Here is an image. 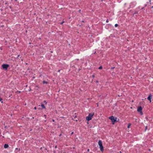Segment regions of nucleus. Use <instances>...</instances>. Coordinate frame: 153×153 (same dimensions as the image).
<instances>
[{
  "instance_id": "nucleus-1",
  "label": "nucleus",
  "mask_w": 153,
  "mask_h": 153,
  "mask_svg": "<svg viewBox=\"0 0 153 153\" xmlns=\"http://www.w3.org/2000/svg\"><path fill=\"white\" fill-rule=\"evenodd\" d=\"M98 145L99 146L100 148L101 151L102 152L103 151V147L102 144V142L101 140H99L98 142Z\"/></svg>"
},
{
  "instance_id": "nucleus-2",
  "label": "nucleus",
  "mask_w": 153,
  "mask_h": 153,
  "mask_svg": "<svg viewBox=\"0 0 153 153\" xmlns=\"http://www.w3.org/2000/svg\"><path fill=\"white\" fill-rule=\"evenodd\" d=\"M94 113H93V114H89L88 116L86 117V120H88V121L91 120L92 119V117L94 115Z\"/></svg>"
},
{
  "instance_id": "nucleus-3",
  "label": "nucleus",
  "mask_w": 153,
  "mask_h": 153,
  "mask_svg": "<svg viewBox=\"0 0 153 153\" xmlns=\"http://www.w3.org/2000/svg\"><path fill=\"white\" fill-rule=\"evenodd\" d=\"M109 119L111 120L112 124H114L115 122H116V118H115V119L114 117L113 116H111L109 117Z\"/></svg>"
},
{
  "instance_id": "nucleus-4",
  "label": "nucleus",
  "mask_w": 153,
  "mask_h": 153,
  "mask_svg": "<svg viewBox=\"0 0 153 153\" xmlns=\"http://www.w3.org/2000/svg\"><path fill=\"white\" fill-rule=\"evenodd\" d=\"M142 108L141 106H139L138 107L137 111L138 112H139L140 114L141 115H143V113L142 112Z\"/></svg>"
},
{
  "instance_id": "nucleus-5",
  "label": "nucleus",
  "mask_w": 153,
  "mask_h": 153,
  "mask_svg": "<svg viewBox=\"0 0 153 153\" xmlns=\"http://www.w3.org/2000/svg\"><path fill=\"white\" fill-rule=\"evenodd\" d=\"M2 66L3 69L7 70V68L9 66V65L8 64H4L2 65Z\"/></svg>"
},
{
  "instance_id": "nucleus-6",
  "label": "nucleus",
  "mask_w": 153,
  "mask_h": 153,
  "mask_svg": "<svg viewBox=\"0 0 153 153\" xmlns=\"http://www.w3.org/2000/svg\"><path fill=\"white\" fill-rule=\"evenodd\" d=\"M152 97V95L151 94H150L149 96H148V97L147 98L148 100H149L150 101V102H151V99Z\"/></svg>"
},
{
  "instance_id": "nucleus-7",
  "label": "nucleus",
  "mask_w": 153,
  "mask_h": 153,
  "mask_svg": "<svg viewBox=\"0 0 153 153\" xmlns=\"http://www.w3.org/2000/svg\"><path fill=\"white\" fill-rule=\"evenodd\" d=\"M41 106L42 107V108H41V109H42V108H45V107L43 104L41 103ZM38 109H41L40 108H38Z\"/></svg>"
},
{
  "instance_id": "nucleus-8",
  "label": "nucleus",
  "mask_w": 153,
  "mask_h": 153,
  "mask_svg": "<svg viewBox=\"0 0 153 153\" xmlns=\"http://www.w3.org/2000/svg\"><path fill=\"white\" fill-rule=\"evenodd\" d=\"M8 147H9V146L8 144H5L4 145V148H5V149L7 148Z\"/></svg>"
},
{
  "instance_id": "nucleus-9",
  "label": "nucleus",
  "mask_w": 153,
  "mask_h": 153,
  "mask_svg": "<svg viewBox=\"0 0 153 153\" xmlns=\"http://www.w3.org/2000/svg\"><path fill=\"white\" fill-rule=\"evenodd\" d=\"M43 83V84H48V82L46 81H43L42 82Z\"/></svg>"
},
{
  "instance_id": "nucleus-10",
  "label": "nucleus",
  "mask_w": 153,
  "mask_h": 153,
  "mask_svg": "<svg viewBox=\"0 0 153 153\" xmlns=\"http://www.w3.org/2000/svg\"><path fill=\"white\" fill-rule=\"evenodd\" d=\"M131 125V123H128V126H127V128H129V127H130V125Z\"/></svg>"
},
{
  "instance_id": "nucleus-11",
  "label": "nucleus",
  "mask_w": 153,
  "mask_h": 153,
  "mask_svg": "<svg viewBox=\"0 0 153 153\" xmlns=\"http://www.w3.org/2000/svg\"><path fill=\"white\" fill-rule=\"evenodd\" d=\"M102 68V66H100L99 67L98 69H101Z\"/></svg>"
},
{
  "instance_id": "nucleus-12",
  "label": "nucleus",
  "mask_w": 153,
  "mask_h": 153,
  "mask_svg": "<svg viewBox=\"0 0 153 153\" xmlns=\"http://www.w3.org/2000/svg\"><path fill=\"white\" fill-rule=\"evenodd\" d=\"M76 115L74 117V120H75L76 121H77V120L75 119V118H76Z\"/></svg>"
},
{
  "instance_id": "nucleus-13",
  "label": "nucleus",
  "mask_w": 153,
  "mask_h": 153,
  "mask_svg": "<svg viewBox=\"0 0 153 153\" xmlns=\"http://www.w3.org/2000/svg\"><path fill=\"white\" fill-rule=\"evenodd\" d=\"M138 13V12L137 11H135V12L134 13L133 15L134 14H137Z\"/></svg>"
},
{
  "instance_id": "nucleus-14",
  "label": "nucleus",
  "mask_w": 153,
  "mask_h": 153,
  "mask_svg": "<svg viewBox=\"0 0 153 153\" xmlns=\"http://www.w3.org/2000/svg\"><path fill=\"white\" fill-rule=\"evenodd\" d=\"M118 26V25L117 24H115V27H117V26Z\"/></svg>"
},
{
  "instance_id": "nucleus-15",
  "label": "nucleus",
  "mask_w": 153,
  "mask_h": 153,
  "mask_svg": "<svg viewBox=\"0 0 153 153\" xmlns=\"http://www.w3.org/2000/svg\"><path fill=\"white\" fill-rule=\"evenodd\" d=\"M43 102L44 103H45V104H46L47 103V102H46V101L45 100H44V101H43Z\"/></svg>"
},
{
  "instance_id": "nucleus-16",
  "label": "nucleus",
  "mask_w": 153,
  "mask_h": 153,
  "mask_svg": "<svg viewBox=\"0 0 153 153\" xmlns=\"http://www.w3.org/2000/svg\"><path fill=\"white\" fill-rule=\"evenodd\" d=\"M147 129V126H146L145 128V131H146Z\"/></svg>"
},
{
  "instance_id": "nucleus-17",
  "label": "nucleus",
  "mask_w": 153,
  "mask_h": 153,
  "mask_svg": "<svg viewBox=\"0 0 153 153\" xmlns=\"http://www.w3.org/2000/svg\"><path fill=\"white\" fill-rule=\"evenodd\" d=\"M115 67H111V69H114V68Z\"/></svg>"
},
{
  "instance_id": "nucleus-18",
  "label": "nucleus",
  "mask_w": 153,
  "mask_h": 153,
  "mask_svg": "<svg viewBox=\"0 0 153 153\" xmlns=\"http://www.w3.org/2000/svg\"><path fill=\"white\" fill-rule=\"evenodd\" d=\"M16 93H17V92H18L19 93H21V91H16Z\"/></svg>"
},
{
  "instance_id": "nucleus-19",
  "label": "nucleus",
  "mask_w": 153,
  "mask_h": 153,
  "mask_svg": "<svg viewBox=\"0 0 153 153\" xmlns=\"http://www.w3.org/2000/svg\"><path fill=\"white\" fill-rule=\"evenodd\" d=\"M2 100V99L0 97V101H1Z\"/></svg>"
},
{
  "instance_id": "nucleus-20",
  "label": "nucleus",
  "mask_w": 153,
  "mask_h": 153,
  "mask_svg": "<svg viewBox=\"0 0 153 153\" xmlns=\"http://www.w3.org/2000/svg\"><path fill=\"white\" fill-rule=\"evenodd\" d=\"M108 19H107V20H106V22L108 23Z\"/></svg>"
},
{
  "instance_id": "nucleus-21",
  "label": "nucleus",
  "mask_w": 153,
  "mask_h": 153,
  "mask_svg": "<svg viewBox=\"0 0 153 153\" xmlns=\"http://www.w3.org/2000/svg\"><path fill=\"white\" fill-rule=\"evenodd\" d=\"M31 91V89L30 88H29V90H28V91Z\"/></svg>"
},
{
  "instance_id": "nucleus-22",
  "label": "nucleus",
  "mask_w": 153,
  "mask_h": 153,
  "mask_svg": "<svg viewBox=\"0 0 153 153\" xmlns=\"http://www.w3.org/2000/svg\"><path fill=\"white\" fill-rule=\"evenodd\" d=\"M64 22V21L60 23L61 24H62Z\"/></svg>"
},
{
  "instance_id": "nucleus-23",
  "label": "nucleus",
  "mask_w": 153,
  "mask_h": 153,
  "mask_svg": "<svg viewBox=\"0 0 153 153\" xmlns=\"http://www.w3.org/2000/svg\"><path fill=\"white\" fill-rule=\"evenodd\" d=\"M74 134V132H72L71 133V135H72Z\"/></svg>"
},
{
  "instance_id": "nucleus-24",
  "label": "nucleus",
  "mask_w": 153,
  "mask_h": 153,
  "mask_svg": "<svg viewBox=\"0 0 153 153\" xmlns=\"http://www.w3.org/2000/svg\"><path fill=\"white\" fill-rule=\"evenodd\" d=\"M92 76L93 78H94L95 77V76L94 75Z\"/></svg>"
},
{
  "instance_id": "nucleus-25",
  "label": "nucleus",
  "mask_w": 153,
  "mask_h": 153,
  "mask_svg": "<svg viewBox=\"0 0 153 153\" xmlns=\"http://www.w3.org/2000/svg\"><path fill=\"white\" fill-rule=\"evenodd\" d=\"M34 109L35 110L36 109V107H34Z\"/></svg>"
},
{
  "instance_id": "nucleus-26",
  "label": "nucleus",
  "mask_w": 153,
  "mask_h": 153,
  "mask_svg": "<svg viewBox=\"0 0 153 153\" xmlns=\"http://www.w3.org/2000/svg\"><path fill=\"white\" fill-rule=\"evenodd\" d=\"M19 56H20V55H18V56H17V58H18V57H19Z\"/></svg>"
},
{
  "instance_id": "nucleus-27",
  "label": "nucleus",
  "mask_w": 153,
  "mask_h": 153,
  "mask_svg": "<svg viewBox=\"0 0 153 153\" xmlns=\"http://www.w3.org/2000/svg\"><path fill=\"white\" fill-rule=\"evenodd\" d=\"M9 7H10V9H12V7H11V6H10Z\"/></svg>"
},
{
  "instance_id": "nucleus-28",
  "label": "nucleus",
  "mask_w": 153,
  "mask_h": 153,
  "mask_svg": "<svg viewBox=\"0 0 153 153\" xmlns=\"http://www.w3.org/2000/svg\"><path fill=\"white\" fill-rule=\"evenodd\" d=\"M81 10H79V12H81Z\"/></svg>"
},
{
  "instance_id": "nucleus-29",
  "label": "nucleus",
  "mask_w": 153,
  "mask_h": 153,
  "mask_svg": "<svg viewBox=\"0 0 153 153\" xmlns=\"http://www.w3.org/2000/svg\"><path fill=\"white\" fill-rule=\"evenodd\" d=\"M60 70H58V72H60Z\"/></svg>"
},
{
  "instance_id": "nucleus-30",
  "label": "nucleus",
  "mask_w": 153,
  "mask_h": 153,
  "mask_svg": "<svg viewBox=\"0 0 153 153\" xmlns=\"http://www.w3.org/2000/svg\"><path fill=\"white\" fill-rule=\"evenodd\" d=\"M52 121H53V122H54V121H55V120H54V119H53L52 120Z\"/></svg>"
},
{
  "instance_id": "nucleus-31",
  "label": "nucleus",
  "mask_w": 153,
  "mask_h": 153,
  "mask_svg": "<svg viewBox=\"0 0 153 153\" xmlns=\"http://www.w3.org/2000/svg\"><path fill=\"white\" fill-rule=\"evenodd\" d=\"M89 149H88V150H87V151H88V152H89Z\"/></svg>"
},
{
  "instance_id": "nucleus-32",
  "label": "nucleus",
  "mask_w": 153,
  "mask_h": 153,
  "mask_svg": "<svg viewBox=\"0 0 153 153\" xmlns=\"http://www.w3.org/2000/svg\"><path fill=\"white\" fill-rule=\"evenodd\" d=\"M18 148H16V150H18Z\"/></svg>"
},
{
  "instance_id": "nucleus-33",
  "label": "nucleus",
  "mask_w": 153,
  "mask_h": 153,
  "mask_svg": "<svg viewBox=\"0 0 153 153\" xmlns=\"http://www.w3.org/2000/svg\"><path fill=\"white\" fill-rule=\"evenodd\" d=\"M121 152L120 151L119 152H118V153H121Z\"/></svg>"
},
{
  "instance_id": "nucleus-34",
  "label": "nucleus",
  "mask_w": 153,
  "mask_h": 153,
  "mask_svg": "<svg viewBox=\"0 0 153 153\" xmlns=\"http://www.w3.org/2000/svg\"><path fill=\"white\" fill-rule=\"evenodd\" d=\"M62 153H67L66 152H63Z\"/></svg>"
},
{
  "instance_id": "nucleus-35",
  "label": "nucleus",
  "mask_w": 153,
  "mask_h": 153,
  "mask_svg": "<svg viewBox=\"0 0 153 153\" xmlns=\"http://www.w3.org/2000/svg\"><path fill=\"white\" fill-rule=\"evenodd\" d=\"M82 22H84V21H83H83H82Z\"/></svg>"
},
{
  "instance_id": "nucleus-36",
  "label": "nucleus",
  "mask_w": 153,
  "mask_h": 153,
  "mask_svg": "<svg viewBox=\"0 0 153 153\" xmlns=\"http://www.w3.org/2000/svg\"><path fill=\"white\" fill-rule=\"evenodd\" d=\"M96 82H98V81H96Z\"/></svg>"
},
{
  "instance_id": "nucleus-37",
  "label": "nucleus",
  "mask_w": 153,
  "mask_h": 153,
  "mask_svg": "<svg viewBox=\"0 0 153 153\" xmlns=\"http://www.w3.org/2000/svg\"><path fill=\"white\" fill-rule=\"evenodd\" d=\"M144 9V7H143V8H142V9Z\"/></svg>"
},
{
  "instance_id": "nucleus-38",
  "label": "nucleus",
  "mask_w": 153,
  "mask_h": 153,
  "mask_svg": "<svg viewBox=\"0 0 153 153\" xmlns=\"http://www.w3.org/2000/svg\"><path fill=\"white\" fill-rule=\"evenodd\" d=\"M19 151H20V149H19Z\"/></svg>"
},
{
  "instance_id": "nucleus-39",
  "label": "nucleus",
  "mask_w": 153,
  "mask_h": 153,
  "mask_svg": "<svg viewBox=\"0 0 153 153\" xmlns=\"http://www.w3.org/2000/svg\"><path fill=\"white\" fill-rule=\"evenodd\" d=\"M56 147H57V146H55V148H56Z\"/></svg>"
},
{
  "instance_id": "nucleus-40",
  "label": "nucleus",
  "mask_w": 153,
  "mask_h": 153,
  "mask_svg": "<svg viewBox=\"0 0 153 153\" xmlns=\"http://www.w3.org/2000/svg\"><path fill=\"white\" fill-rule=\"evenodd\" d=\"M15 1H17V0H15Z\"/></svg>"
},
{
  "instance_id": "nucleus-41",
  "label": "nucleus",
  "mask_w": 153,
  "mask_h": 153,
  "mask_svg": "<svg viewBox=\"0 0 153 153\" xmlns=\"http://www.w3.org/2000/svg\"><path fill=\"white\" fill-rule=\"evenodd\" d=\"M27 85H26V87H27Z\"/></svg>"
},
{
  "instance_id": "nucleus-42",
  "label": "nucleus",
  "mask_w": 153,
  "mask_h": 153,
  "mask_svg": "<svg viewBox=\"0 0 153 153\" xmlns=\"http://www.w3.org/2000/svg\"><path fill=\"white\" fill-rule=\"evenodd\" d=\"M44 116H46V115H44Z\"/></svg>"
},
{
  "instance_id": "nucleus-43",
  "label": "nucleus",
  "mask_w": 153,
  "mask_h": 153,
  "mask_svg": "<svg viewBox=\"0 0 153 153\" xmlns=\"http://www.w3.org/2000/svg\"><path fill=\"white\" fill-rule=\"evenodd\" d=\"M21 60H22V61H23V59H21Z\"/></svg>"
},
{
  "instance_id": "nucleus-44",
  "label": "nucleus",
  "mask_w": 153,
  "mask_h": 153,
  "mask_svg": "<svg viewBox=\"0 0 153 153\" xmlns=\"http://www.w3.org/2000/svg\"><path fill=\"white\" fill-rule=\"evenodd\" d=\"M152 8H153V6L152 7Z\"/></svg>"
},
{
  "instance_id": "nucleus-45",
  "label": "nucleus",
  "mask_w": 153,
  "mask_h": 153,
  "mask_svg": "<svg viewBox=\"0 0 153 153\" xmlns=\"http://www.w3.org/2000/svg\"><path fill=\"white\" fill-rule=\"evenodd\" d=\"M5 4H7V3H6Z\"/></svg>"
},
{
  "instance_id": "nucleus-46",
  "label": "nucleus",
  "mask_w": 153,
  "mask_h": 153,
  "mask_svg": "<svg viewBox=\"0 0 153 153\" xmlns=\"http://www.w3.org/2000/svg\"><path fill=\"white\" fill-rule=\"evenodd\" d=\"M1 103H2L3 102V101H1Z\"/></svg>"
},
{
  "instance_id": "nucleus-47",
  "label": "nucleus",
  "mask_w": 153,
  "mask_h": 153,
  "mask_svg": "<svg viewBox=\"0 0 153 153\" xmlns=\"http://www.w3.org/2000/svg\"><path fill=\"white\" fill-rule=\"evenodd\" d=\"M150 0V1H151V0Z\"/></svg>"
}]
</instances>
